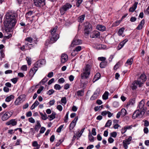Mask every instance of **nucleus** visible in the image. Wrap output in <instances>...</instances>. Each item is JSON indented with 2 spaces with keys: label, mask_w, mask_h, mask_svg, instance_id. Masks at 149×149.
I'll use <instances>...</instances> for the list:
<instances>
[{
  "label": "nucleus",
  "mask_w": 149,
  "mask_h": 149,
  "mask_svg": "<svg viewBox=\"0 0 149 149\" xmlns=\"http://www.w3.org/2000/svg\"><path fill=\"white\" fill-rule=\"evenodd\" d=\"M6 19L4 22V25L6 27L10 28L16 24L17 14L13 11H9L6 15Z\"/></svg>",
  "instance_id": "nucleus-1"
},
{
  "label": "nucleus",
  "mask_w": 149,
  "mask_h": 149,
  "mask_svg": "<svg viewBox=\"0 0 149 149\" xmlns=\"http://www.w3.org/2000/svg\"><path fill=\"white\" fill-rule=\"evenodd\" d=\"M145 101L143 100H141L139 103L137 110H136L132 116V118L135 119L136 118H141L143 116L147 110V108L144 107Z\"/></svg>",
  "instance_id": "nucleus-2"
},
{
  "label": "nucleus",
  "mask_w": 149,
  "mask_h": 149,
  "mask_svg": "<svg viewBox=\"0 0 149 149\" xmlns=\"http://www.w3.org/2000/svg\"><path fill=\"white\" fill-rule=\"evenodd\" d=\"M57 28V27L56 26L51 29L50 31L52 36L50 39L51 43L52 42V41L53 42L56 41L59 38V35L56 33Z\"/></svg>",
  "instance_id": "nucleus-3"
},
{
  "label": "nucleus",
  "mask_w": 149,
  "mask_h": 149,
  "mask_svg": "<svg viewBox=\"0 0 149 149\" xmlns=\"http://www.w3.org/2000/svg\"><path fill=\"white\" fill-rule=\"evenodd\" d=\"M92 28L89 22H86L84 23V35H88L92 31Z\"/></svg>",
  "instance_id": "nucleus-4"
},
{
  "label": "nucleus",
  "mask_w": 149,
  "mask_h": 149,
  "mask_svg": "<svg viewBox=\"0 0 149 149\" xmlns=\"http://www.w3.org/2000/svg\"><path fill=\"white\" fill-rule=\"evenodd\" d=\"M72 7V5L69 3H66L60 9V13L61 15H63L65 12Z\"/></svg>",
  "instance_id": "nucleus-5"
},
{
  "label": "nucleus",
  "mask_w": 149,
  "mask_h": 149,
  "mask_svg": "<svg viewBox=\"0 0 149 149\" xmlns=\"http://www.w3.org/2000/svg\"><path fill=\"white\" fill-rule=\"evenodd\" d=\"M138 85L140 88L142 87L143 86L139 80H134L131 85V88L132 90H135L137 88Z\"/></svg>",
  "instance_id": "nucleus-6"
},
{
  "label": "nucleus",
  "mask_w": 149,
  "mask_h": 149,
  "mask_svg": "<svg viewBox=\"0 0 149 149\" xmlns=\"http://www.w3.org/2000/svg\"><path fill=\"white\" fill-rule=\"evenodd\" d=\"M91 68V66L89 64L86 65L85 68L84 69V78L87 79L89 77L90 74Z\"/></svg>",
  "instance_id": "nucleus-7"
},
{
  "label": "nucleus",
  "mask_w": 149,
  "mask_h": 149,
  "mask_svg": "<svg viewBox=\"0 0 149 149\" xmlns=\"http://www.w3.org/2000/svg\"><path fill=\"white\" fill-rule=\"evenodd\" d=\"M34 4L37 7H41L45 5V0H33Z\"/></svg>",
  "instance_id": "nucleus-8"
},
{
  "label": "nucleus",
  "mask_w": 149,
  "mask_h": 149,
  "mask_svg": "<svg viewBox=\"0 0 149 149\" xmlns=\"http://www.w3.org/2000/svg\"><path fill=\"white\" fill-rule=\"evenodd\" d=\"M26 95H20L17 99L15 102V104L16 105L19 104L21 103L24 101L26 98Z\"/></svg>",
  "instance_id": "nucleus-9"
},
{
  "label": "nucleus",
  "mask_w": 149,
  "mask_h": 149,
  "mask_svg": "<svg viewBox=\"0 0 149 149\" xmlns=\"http://www.w3.org/2000/svg\"><path fill=\"white\" fill-rule=\"evenodd\" d=\"M12 115V113L11 112H7L4 114L1 117L3 121L7 120Z\"/></svg>",
  "instance_id": "nucleus-10"
},
{
  "label": "nucleus",
  "mask_w": 149,
  "mask_h": 149,
  "mask_svg": "<svg viewBox=\"0 0 149 149\" xmlns=\"http://www.w3.org/2000/svg\"><path fill=\"white\" fill-rule=\"evenodd\" d=\"M147 79V77L145 74L143 73L141 74L138 80L143 85Z\"/></svg>",
  "instance_id": "nucleus-11"
},
{
  "label": "nucleus",
  "mask_w": 149,
  "mask_h": 149,
  "mask_svg": "<svg viewBox=\"0 0 149 149\" xmlns=\"http://www.w3.org/2000/svg\"><path fill=\"white\" fill-rule=\"evenodd\" d=\"M100 32L97 31H94L91 34L90 37L92 38H97L100 37Z\"/></svg>",
  "instance_id": "nucleus-12"
},
{
  "label": "nucleus",
  "mask_w": 149,
  "mask_h": 149,
  "mask_svg": "<svg viewBox=\"0 0 149 149\" xmlns=\"http://www.w3.org/2000/svg\"><path fill=\"white\" fill-rule=\"evenodd\" d=\"M17 121L15 119H12L7 122L6 123V125L8 126L11 125L12 126H15L17 124Z\"/></svg>",
  "instance_id": "nucleus-13"
},
{
  "label": "nucleus",
  "mask_w": 149,
  "mask_h": 149,
  "mask_svg": "<svg viewBox=\"0 0 149 149\" xmlns=\"http://www.w3.org/2000/svg\"><path fill=\"white\" fill-rule=\"evenodd\" d=\"M81 42V40H80L74 38L72 42L71 46L73 47L74 45H78L80 44Z\"/></svg>",
  "instance_id": "nucleus-14"
},
{
  "label": "nucleus",
  "mask_w": 149,
  "mask_h": 149,
  "mask_svg": "<svg viewBox=\"0 0 149 149\" xmlns=\"http://www.w3.org/2000/svg\"><path fill=\"white\" fill-rule=\"evenodd\" d=\"M68 57L67 54H62L61 58V62L62 63H65L68 60Z\"/></svg>",
  "instance_id": "nucleus-15"
},
{
  "label": "nucleus",
  "mask_w": 149,
  "mask_h": 149,
  "mask_svg": "<svg viewBox=\"0 0 149 149\" xmlns=\"http://www.w3.org/2000/svg\"><path fill=\"white\" fill-rule=\"evenodd\" d=\"M37 70L36 68H35L34 67H33L31 69L29 72V76L31 78H32Z\"/></svg>",
  "instance_id": "nucleus-16"
},
{
  "label": "nucleus",
  "mask_w": 149,
  "mask_h": 149,
  "mask_svg": "<svg viewBox=\"0 0 149 149\" xmlns=\"http://www.w3.org/2000/svg\"><path fill=\"white\" fill-rule=\"evenodd\" d=\"M145 23V20L143 19L141 21L139 24L136 28V29L138 30H141L143 28V27L144 24Z\"/></svg>",
  "instance_id": "nucleus-17"
},
{
  "label": "nucleus",
  "mask_w": 149,
  "mask_h": 149,
  "mask_svg": "<svg viewBox=\"0 0 149 149\" xmlns=\"http://www.w3.org/2000/svg\"><path fill=\"white\" fill-rule=\"evenodd\" d=\"M138 3L137 2H135L132 6L129 8V11L131 12H133L136 9Z\"/></svg>",
  "instance_id": "nucleus-18"
},
{
  "label": "nucleus",
  "mask_w": 149,
  "mask_h": 149,
  "mask_svg": "<svg viewBox=\"0 0 149 149\" xmlns=\"http://www.w3.org/2000/svg\"><path fill=\"white\" fill-rule=\"evenodd\" d=\"M96 29L102 31H104L105 30V27L101 25H98L96 26Z\"/></svg>",
  "instance_id": "nucleus-19"
},
{
  "label": "nucleus",
  "mask_w": 149,
  "mask_h": 149,
  "mask_svg": "<svg viewBox=\"0 0 149 149\" xmlns=\"http://www.w3.org/2000/svg\"><path fill=\"white\" fill-rule=\"evenodd\" d=\"M133 58L128 59L125 63V66H127L128 65H131L133 63Z\"/></svg>",
  "instance_id": "nucleus-20"
},
{
  "label": "nucleus",
  "mask_w": 149,
  "mask_h": 149,
  "mask_svg": "<svg viewBox=\"0 0 149 149\" xmlns=\"http://www.w3.org/2000/svg\"><path fill=\"white\" fill-rule=\"evenodd\" d=\"M33 12L31 10L29 11L27 13L25 14V17L27 20H28L29 18H30L31 15H32Z\"/></svg>",
  "instance_id": "nucleus-21"
},
{
  "label": "nucleus",
  "mask_w": 149,
  "mask_h": 149,
  "mask_svg": "<svg viewBox=\"0 0 149 149\" xmlns=\"http://www.w3.org/2000/svg\"><path fill=\"white\" fill-rule=\"evenodd\" d=\"M36 123L37 124L35 125V130L36 131H38L41 127V125L39 121H37Z\"/></svg>",
  "instance_id": "nucleus-22"
},
{
  "label": "nucleus",
  "mask_w": 149,
  "mask_h": 149,
  "mask_svg": "<svg viewBox=\"0 0 149 149\" xmlns=\"http://www.w3.org/2000/svg\"><path fill=\"white\" fill-rule=\"evenodd\" d=\"M122 62L121 61H119L114 66L113 69L114 70H116L122 64Z\"/></svg>",
  "instance_id": "nucleus-23"
},
{
  "label": "nucleus",
  "mask_w": 149,
  "mask_h": 149,
  "mask_svg": "<svg viewBox=\"0 0 149 149\" xmlns=\"http://www.w3.org/2000/svg\"><path fill=\"white\" fill-rule=\"evenodd\" d=\"M14 98V96L13 95H11L7 97L5 101L7 102H10Z\"/></svg>",
  "instance_id": "nucleus-24"
},
{
  "label": "nucleus",
  "mask_w": 149,
  "mask_h": 149,
  "mask_svg": "<svg viewBox=\"0 0 149 149\" xmlns=\"http://www.w3.org/2000/svg\"><path fill=\"white\" fill-rule=\"evenodd\" d=\"M56 113L54 112H52L51 115L48 116V117L50 120H51L55 118Z\"/></svg>",
  "instance_id": "nucleus-25"
},
{
  "label": "nucleus",
  "mask_w": 149,
  "mask_h": 149,
  "mask_svg": "<svg viewBox=\"0 0 149 149\" xmlns=\"http://www.w3.org/2000/svg\"><path fill=\"white\" fill-rule=\"evenodd\" d=\"M76 94L79 97L82 96L84 95V91L83 90H79L76 92Z\"/></svg>",
  "instance_id": "nucleus-26"
},
{
  "label": "nucleus",
  "mask_w": 149,
  "mask_h": 149,
  "mask_svg": "<svg viewBox=\"0 0 149 149\" xmlns=\"http://www.w3.org/2000/svg\"><path fill=\"white\" fill-rule=\"evenodd\" d=\"M107 63L105 61L101 62L100 65V67L102 68H104L107 65Z\"/></svg>",
  "instance_id": "nucleus-27"
},
{
  "label": "nucleus",
  "mask_w": 149,
  "mask_h": 149,
  "mask_svg": "<svg viewBox=\"0 0 149 149\" xmlns=\"http://www.w3.org/2000/svg\"><path fill=\"white\" fill-rule=\"evenodd\" d=\"M100 74L99 72L97 73L95 75L93 80H95V81H96L98 80L100 77Z\"/></svg>",
  "instance_id": "nucleus-28"
},
{
  "label": "nucleus",
  "mask_w": 149,
  "mask_h": 149,
  "mask_svg": "<svg viewBox=\"0 0 149 149\" xmlns=\"http://www.w3.org/2000/svg\"><path fill=\"white\" fill-rule=\"evenodd\" d=\"M25 45L26 46V47L27 48V49H31L33 47V44L28 43H25Z\"/></svg>",
  "instance_id": "nucleus-29"
},
{
  "label": "nucleus",
  "mask_w": 149,
  "mask_h": 149,
  "mask_svg": "<svg viewBox=\"0 0 149 149\" xmlns=\"http://www.w3.org/2000/svg\"><path fill=\"white\" fill-rule=\"evenodd\" d=\"M109 93L107 91H105L102 95V97L103 100H106L108 99Z\"/></svg>",
  "instance_id": "nucleus-30"
},
{
  "label": "nucleus",
  "mask_w": 149,
  "mask_h": 149,
  "mask_svg": "<svg viewBox=\"0 0 149 149\" xmlns=\"http://www.w3.org/2000/svg\"><path fill=\"white\" fill-rule=\"evenodd\" d=\"M40 113L42 120H45L47 119V116L46 113H45L44 114L41 112H40Z\"/></svg>",
  "instance_id": "nucleus-31"
},
{
  "label": "nucleus",
  "mask_w": 149,
  "mask_h": 149,
  "mask_svg": "<svg viewBox=\"0 0 149 149\" xmlns=\"http://www.w3.org/2000/svg\"><path fill=\"white\" fill-rule=\"evenodd\" d=\"M135 99L133 98L129 100V102L127 104L128 105H133L135 103Z\"/></svg>",
  "instance_id": "nucleus-32"
},
{
  "label": "nucleus",
  "mask_w": 149,
  "mask_h": 149,
  "mask_svg": "<svg viewBox=\"0 0 149 149\" xmlns=\"http://www.w3.org/2000/svg\"><path fill=\"white\" fill-rule=\"evenodd\" d=\"M61 103L60 102H59V103L62 104V103L64 105H65L67 103V100L66 98L65 97H63L62 98L61 100Z\"/></svg>",
  "instance_id": "nucleus-33"
},
{
  "label": "nucleus",
  "mask_w": 149,
  "mask_h": 149,
  "mask_svg": "<svg viewBox=\"0 0 149 149\" xmlns=\"http://www.w3.org/2000/svg\"><path fill=\"white\" fill-rule=\"evenodd\" d=\"M32 146L33 147H36L37 149H39L40 147L37 142L36 141L33 142L32 144Z\"/></svg>",
  "instance_id": "nucleus-34"
},
{
  "label": "nucleus",
  "mask_w": 149,
  "mask_h": 149,
  "mask_svg": "<svg viewBox=\"0 0 149 149\" xmlns=\"http://www.w3.org/2000/svg\"><path fill=\"white\" fill-rule=\"evenodd\" d=\"M98 96L97 94L96 93H94L93 95L91 97L90 99L93 100L96 99Z\"/></svg>",
  "instance_id": "nucleus-35"
},
{
  "label": "nucleus",
  "mask_w": 149,
  "mask_h": 149,
  "mask_svg": "<svg viewBox=\"0 0 149 149\" xmlns=\"http://www.w3.org/2000/svg\"><path fill=\"white\" fill-rule=\"evenodd\" d=\"M112 121L111 120H109L107 122L105 125L104 127H109L111 125Z\"/></svg>",
  "instance_id": "nucleus-36"
},
{
  "label": "nucleus",
  "mask_w": 149,
  "mask_h": 149,
  "mask_svg": "<svg viewBox=\"0 0 149 149\" xmlns=\"http://www.w3.org/2000/svg\"><path fill=\"white\" fill-rule=\"evenodd\" d=\"M84 131V128H82L81 130V131L80 132L79 131H78L76 134V135L77 136V138L78 137L79 138L80 137L81 135H82V134L83 132Z\"/></svg>",
  "instance_id": "nucleus-37"
},
{
  "label": "nucleus",
  "mask_w": 149,
  "mask_h": 149,
  "mask_svg": "<svg viewBox=\"0 0 149 149\" xmlns=\"http://www.w3.org/2000/svg\"><path fill=\"white\" fill-rule=\"evenodd\" d=\"M124 29H125L123 27H122L119 29L118 33L119 36H121L122 35Z\"/></svg>",
  "instance_id": "nucleus-38"
},
{
  "label": "nucleus",
  "mask_w": 149,
  "mask_h": 149,
  "mask_svg": "<svg viewBox=\"0 0 149 149\" xmlns=\"http://www.w3.org/2000/svg\"><path fill=\"white\" fill-rule=\"evenodd\" d=\"M120 113L123 116H125L127 114V112L126 110L125 109H122Z\"/></svg>",
  "instance_id": "nucleus-39"
},
{
  "label": "nucleus",
  "mask_w": 149,
  "mask_h": 149,
  "mask_svg": "<svg viewBox=\"0 0 149 149\" xmlns=\"http://www.w3.org/2000/svg\"><path fill=\"white\" fill-rule=\"evenodd\" d=\"M41 66L40 65V62H39L38 61H37L34 64V67L36 68L38 70V68L40 67Z\"/></svg>",
  "instance_id": "nucleus-40"
},
{
  "label": "nucleus",
  "mask_w": 149,
  "mask_h": 149,
  "mask_svg": "<svg viewBox=\"0 0 149 149\" xmlns=\"http://www.w3.org/2000/svg\"><path fill=\"white\" fill-rule=\"evenodd\" d=\"M48 80V79L46 77H45L40 81V83L43 85Z\"/></svg>",
  "instance_id": "nucleus-41"
},
{
  "label": "nucleus",
  "mask_w": 149,
  "mask_h": 149,
  "mask_svg": "<svg viewBox=\"0 0 149 149\" xmlns=\"http://www.w3.org/2000/svg\"><path fill=\"white\" fill-rule=\"evenodd\" d=\"M25 40L31 43H32L33 39L31 37H29L26 38L25 39Z\"/></svg>",
  "instance_id": "nucleus-42"
},
{
  "label": "nucleus",
  "mask_w": 149,
  "mask_h": 149,
  "mask_svg": "<svg viewBox=\"0 0 149 149\" xmlns=\"http://www.w3.org/2000/svg\"><path fill=\"white\" fill-rule=\"evenodd\" d=\"M84 20V15L80 16L79 17L78 21L81 23H82Z\"/></svg>",
  "instance_id": "nucleus-43"
},
{
  "label": "nucleus",
  "mask_w": 149,
  "mask_h": 149,
  "mask_svg": "<svg viewBox=\"0 0 149 149\" xmlns=\"http://www.w3.org/2000/svg\"><path fill=\"white\" fill-rule=\"evenodd\" d=\"M75 123H74L73 122H72L69 125V129L70 130H72L74 127L76 125Z\"/></svg>",
  "instance_id": "nucleus-44"
},
{
  "label": "nucleus",
  "mask_w": 149,
  "mask_h": 149,
  "mask_svg": "<svg viewBox=\"0 0 149 149\" xmlns=\"http://www.w3.org/2000/svg\"><path fill=\"white\" fill-rule=\"evenodd\" d=\"M120 20L117 21L112 24V26H117L120 23Z\"/></svg>",
  "instance_id": "nucleus-45"
},
{
  "label": "nucleus",
  "mask_w": 149,
  "mask_h": 149,
  "mask_svg": "<svg viewBox=\"0 0 149 149\" xmlns=\"http://www.w3.org/2000/svg\"><path fill=\"white\" fill-rule=\"evenodd\" d=\"M132 139V137L131 136H130L125 141V142L127 143V144H129L130 143V142L131 141Z\"/></svg>",
  "instance_id": "nucleus-46"
},
{
  "label": "nucleus",
  "mask_w": 149,
  "mask_h": 149,
  "mask_svg": "<svg viewBox=\"0 0 149 149\" xmlns=\"http://www.w3.org/2000/svg\"><path fill=\"white\" fill-rule=\"evenodd\" d=\"M54 89L56 90H59L61 88V86L58 84H56L54 86Z\"/></svg>",
  "instance_id": "nucleus-47"
},
{
  "label": "nucleus",
  "mask_w": 149,
  "mask_h": 149,
  "mask_svg": "<svg viewBox=\"0 0 149 149\" xmlns=\"http://www.w3.org/2000/svg\"><path fill=\"white\" fill-rule=\"evenodd\" d=\"M21 69L22 70L26 71L27 70V67L26 65H23L21 67Z\"/></svg>",
  "instance_id": "nucleus-48"
},
{
  "label": "nucleus",
  "mask_w": 149,
  "mask_h": 149,
  "mask_svg": "<svg viewBox=\"0 0 149 149\" xmlns=\"http://www.w3.org/2000/svg\"><path fill=\"white\" fill-rule=\"evenodd\" d=\"M124 45L122 42H120L119 44L118 45V47L117 49L118 50H120L124 46Z\"/></svg>",
  "instance_id": "nucleus-49"
},
{
  "label": "nucleus",
  "mask_w": 149,
  "mask_h": 149,
  "mask_svg": "<svg viewBox=\"0 0 149 149\" xmlns=\"http://www.w3.org/2000/svg\"><path fill=\"white\" fill-rule=\"evenodd\" d=\"M54 92V91L53 89H51L47 91V94L49 95H50L53 94Z\"/></svg>",
  "instance_id": "nucleus-50"
},
{
  "label": "nucleus",
  "mask_w": 149,
  "mask_h": 149,
  "mask_svg": "<svg viewBox=\"0 0 149 149\" xmlns=\"http://www.w3.org/2000/svg\"><path fill=\"white\" fill-rule=\"evenodd\" d=\"M88 138L90 141L93 142L94 141V137L91 135H89Z\"/></svg>",
  "instance_id": "nucleus-51"
},
{
  "label": "nucleus",
  "mask_w": 149,
  "mask_h": 149,
  "mask_svg": "<svg viewBox=\"0 0 149 149\" xmlns=\"http://www.w3.org/2000/svg\"><path fill=\"white\" fill-rule=\"evenodd\" d=\"M106 59V58L104 57H99L98 58V60L102 61V62L105 61Z\"/></svg>",
  "instance_id": "nucleus-52"
},
{
  "label": "nucleus",
  "mask_w": 149,
  "mask_h": 149,
  "mask_svg": "<svg viewBox=\"0 0 149 149\" xmlns=\"http://www.w3.org/2000/svg\"><path fill=\"white\" fill-rule=\"evenodd\" d=\"M69 114V111H68L66 113L65 117L64 119V122H65L66 123L67 122V120L68 118V115Z\"/></svg>",
  "instance_id": "nucleus-53"
},
{
  "label": "nucleus",
  "mask_w": 149,
  "mask_h": 149,
  "mask_svg": "<svg viewBox=\"0 0 149 149\" xmlns=\"http://www.w3.org/2000/svg\"><path fill=\"white\" fill-rule=\"evenodd\" d=\"M38 61L40 62V63L41 65L45 64V61L44 59H42L40 60H39Z\"/></svg>",
  "instance_id": "nucleus-54"
},
{
  "label": "nucleus",
  "mask_w": 149,
  "mask_h": 149,
  "mask_svg": "<svg viewBox=\"0 0 149 149\" xmlns=\"http://www.w3.org/2000/svg\"><path fill=\"white\" fill-rule=\"evenodd\" d=\"M26 60L28 65H30L31 64V60L30 58L29 57L26 58Z\"/></svg>",
  "instance_id": "nucleus-55"
},
{
  "label": "nucleus",
  "mask_w": 149,
  "mask_h": 149,
  "mask_svg": "<svg viewBox=\"0 0 149 149\" xmlns=\"http://www.w3.org/2000/svg\"><path fill=\"white\" fill-rule=\"evenodd\" d=\"M56 108L60 111H61L63 109V107L61 105H57Z\"/></svg>",
  "instance_id": "nucleus-56"
},
{
  "label": "nucleus",
  "mask_w": 149,
  "mask_h": 149,
  "mask_svg": "<svg viewBox=\"0 0 149 149\" xmlns=\"http://www.w3.org/2000/svg\"><path fill=\"white\" fill-rule=\"evenodd\" d=\"M117 135V133L116 132H114L111 134V136L113 137V138H115L116 136Z\"/></svg>",
  "instance_id": "nucleus-57"
},
{
  "label": "nucleus",
  "mask_w": 149,
  "mask_h": 149,
  "mask_svg": "<svg viewBox=\"0 0 149 149\" xmlns=\"http://www.w3.org/2000/svg\"><path fill=\"white\" fill-rule=\"evenodd\" d=\"M83 0H78L76 3V6L77 7L79 6L80 4L82 2Z\"/></svg>",
  "instance_id": "nucleus-58"
},
{
  "label": "nucleus",
  "mask_w": 149,
  "mask_h": 149,
  "mask_svg": "<svg viewBox=\"0 0 149 149\" xmlns=\"http://www.w3.org/2000/svg\"><path fill=\"white\" fill-rule=\"evenodd\" d=\"M34 17L35 16H33L31 17L28 19L27 20L29 22H30L31 23H32L34 20Z\"/></svg>",
  "instance_id": "nucleus-59"
},
{
  "label": "nucleus",
  "mask_w": 149,
  "mask_h": 149,
  "mask_svg": "<svg viewBox=\"0 0 149 149\" xmlns=\"http://www.w3.org/2000/svg\"><path fill=\"white\" fill-rule=\"evenodd\" d=\"M121 133L122 134H123L125 133L127 131V130L125 128V127H124L121 130Z\"/></svg>",
  "instance_id": "nucleus-60"
},
{
  "label": "nucleus",
  "mask_w": 149,
  "mask_h": 149,
  "mask_svg": "<svg viewBox=\"0 0 149 149\" xmlns=\"http://www.w3.org/2000/svg\"><path fill=\"white\" fill-rule=\"evenodd\" d=\"M45 130L46 129L45 127H41L40 129V132L41 134L43 133L45 131Z\"/></svg>",
  "instance_id": "nucleus-61"
},
{
  "label": "nucleus",
  "mask_w": 149,
  "mask_h": 149,
  "mask_svg": "<svg viewBox=\"0 0 149 149\" xmlns=\"http://www.w3.org/2000/svg\"><path fill=\"white\" fill-rule=\"evenodd\" d=\"M92 134L94 136L96 135V133L95 131V128H93L92 129Z\"/></svg>",
  "instance_id": "nucleus-62"
},
{
  "label": "nucleus",
  "mask_w": 149,
  "mask_h": 149,
  "mask_svg": "<svg viewBox=\"0 0 149 149\" xmlns=\"http://www.w3.org/2000/svg\"><path fill=\"white\" fill-rule=\"evenodd\" d=\"M28 120L31 123H34L35 122L34 119L32 117L29 118Z\"/></svg>",
  "instance_id": "nucleus-63"
},
{
  "label": "nucleus",
  "mask_w": 149,
  "mask_h": 149,
  "mask_svg": "<svg viewBox=\"0 0 149 149\" xmlns=\"http://www.w3.org/2000/svg\"><path fill=\"white\" fill-rule=\"evenodd\" d=\"M69 84H66L64 86V88L65 90H67L69 88Z\"/></svg>",
  "instance_id": "nucleus-64"
}]
</instances>
